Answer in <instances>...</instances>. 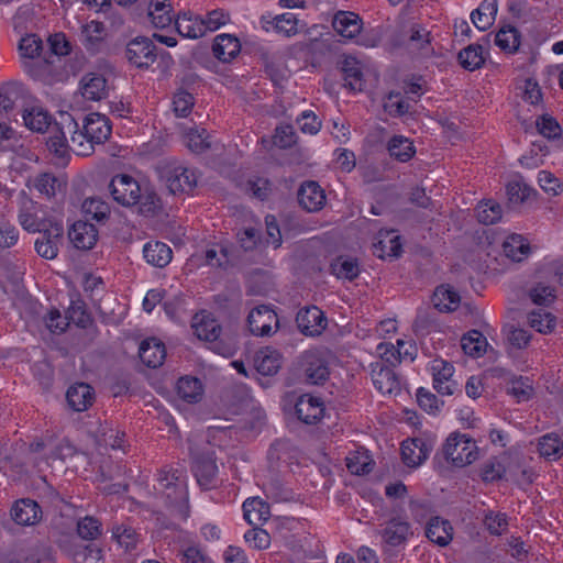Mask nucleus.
Listing matches in <instances>:
<instances>
[{
  "mask_svg": "<svg viewBox=\"0 0 563 563\" xmlns=\"http://www.w3.org/2000/svg\"><path fill=\"white\" fill-rule=\"evenodd\" d=\"M64 125L71 133V150L78 156H87L95 144L103 143L111 134V124L104 114L92 112L86 115L82 130L70 114L64 117Z\"/></svg>",
  "mask_w": 563,
  "mask_h": 563,
  "instance_id": "nucleus-1",
  "label": "nucleus"
},
{
  "mask_svg": "<svg viewBox=\"0 0 563 563\" xmlns=\"http://www.w3.org/2000/svg\"><path fill=\"white\" fill-rule=\"evenodd\" d=\"M108 188L117 203L123 207L137 205L142 214H153L161 207L157 195L147 187H143L134 177L128 174L113 176Z\"/></svg>",
  "mask_w": 563,
  "mask_h": 563,
  "instance_id": "nucleus-2",
  "label": "nucleus"
},
{
  "mask_svg": "<svg viewBox=\"0 0 563 563\" xmlns=\"http://www.w3.org/2000/svg\"><path fill=\"white\" fill-rule=\"evenodd\" d=\"M154 489L172 506H177L187 518L188 493L185 478L177 470L163 468L158 472Z\"/></svg>",
  "mask_w": 563,
  "mask_h": 563,
  "instance_id": "nucleus-3",
  "label": "nucleus"
},
{
  "mask_svg": "<svg viewBox=\"0 0 563 563\" xmlns=\"http://www.w3.org/2000/svg\"><path fill=\"white\" fill-rule=\"evenodd\" d=\"M442 450L445 460L455 467L470 465L478 457L476 442L471 437L459 432L448 437Z\"/></svg>",
  "mask_w": 563,
  "mask_h": 563,
  "instance_id": "nucleus-4",
  "label": "nucleus"
},
{
  "mask_svg": "<svg viewBox=\"0 0 563 563\" xmlns=\"http://www.w3.org/2000/svg\"><path fill=\"white\" fill-rule=\"evenodd\" d=\"M159 175L172 194H188L197 185L196 172L177 162L164 163Z\"/></svg>",
  "mask_w": 563,
  "mask_h": 563,
  "instance_id": "nucleus-5",
  "label": "nucleus"
},
{
  "mask_svg": "<svg viewBox=\"0 0 563 563\" xmlns=\"http://www.w3.org/2000/svg\"><path fill=\"white\" fill-rule=\"evenodd\" d=\"M261 25L265 32L276 33L285 37H291L305 27L297 14L285 12L282 14H265L261 18Z\"/></svg>",
  "mask_w": 563,
  "mask_h": 563,
  "instance_id": "nucleus-6",
  "label": "nucleus"
},
{
  "mask_svg": "<svg viewBox=\"0 0 563 563\" xmlns=\"http://www.w3.org/2000/svg\"><path fill=\"white\" fill-rule=\"evenodd\" d=\"M429 369L432 375L434 389L441 395H452L456 388L452 363L443 358H434L429 363Z\"/></svg>",
  "mask_w": 563,
  "mask_h": 563,
  "instance_id": "nucleus-7",
  "label": "nucleus"
},
{
  "mask_svg": "<svg viewBox=\"0 0 563 563\" xmlns=\"http://www.w3.org/2000/svg\"><path fill=\"white\" fill-rule=\"evenodd\" d=\"M126 58L139 68H147L156 60V47L147 37H135L126 46Z\"/></svg>",
  "mask_w": 563,
  "mask_h": 563,
  "instance_id": "nucleus-8",
  "label": "nucleus"
},
{
  "mask_svg": "<svg viewBox=\"0 0 563 563\" xmlns=\"http://www.w3.org/2000/svg\"><path fill=\"white\" fill-rule=\"evenodd\" d=\"M247 322L254 335H269L278 327L276 312L266 305L254 308L249 313Z\"/></svg>",
  "mask_w": 563,
  "mask_h": 563,
  "instance_id": "nucleus-9",
  "label": "nucleus"
},
{
  "mask_svg": "<svg viewBox=\"0 0 563 563\" xmlns=\"http://www.w3.org/2000/svg\"><path fill=\"white\" fill-rule=\"evenodd\" d=\"M108 36V30L102 22L92 20L81 26L80 41L88 52L98 53L104 49Z\"/></svg>",
  "mask_w": 563,
  "mask_h": 563,
  "instance_id": "nucleus-10",
  "label": "nucleus"
},
{
  "mask_svg": "<svg viewBox=\"0 0 563 563\" xmlns=\"http://www.w3.org/2000/svg\"><path fill=\"white\" fill-rule=\"evenodd\" d=\"M371 375L375 388L382 395H396L400 390V380L395 372L382 362L371 364Z\"/></svg>",
  "mask_w": 563,
  "mask_h": 563,
  "instance_id": "nucleus-11",
  "label": "nucleus"
},
{
  "mask_svg": "<svg viewBox=\"0 0 563 563\" xmlns=\"http://www.w3.org/2000/svg\"><path fill=\"white\" fill-rule=\"evenodd\" d=\"M60 114L59 122L55 123L49 130V136L46 141L48 150L59 158H67L71 150V133L67 132L64 125V117Z\"/></svg>",
  "mask_w": 563,
  "mask_h": 563,
  "instance_id": "nucleus-12",
  "label": "nucleus"
},
{
  "mask_svg": "<svg viewBox=\"0 0 563 563\" xmlns=\"http://www.w3.org/2000/svg\"><path fill=\"white\" fill-rule=\"evenodd\" d=\"M298 418L307 423L318 422L324 415V404L318 396L311 394L301 395L295 405Z\"/></svg>",
  "mask_w": 563,
  "mask_h": 563,
  "instance_id": "nucleus-13",
  "label": "nucleus"
},
{
  "mask_svg": "<svg viewBox=\"0 0 563 563\" xmlns=\"http://www.w3.org/2000/svg\"><path fill=\"white\" fill-rule=\"evenodd\" d=\"M68 319L76 323L78 327L82 328L86 327V324L89 322L88 313L78 306L71 308V311H69V317H63L56 309L51 310L46 317V327L51 332L62 333L69 324Z\"/></svg>",
  "mask_w": 563,
  "mask_h": 563,
  "instance_id": "nucleus-14",
  "label": "nucleus"
},
{
  "mask_svg": "<svg viewBox=\"0 0 563 563\" xmlns=\"http://www.w3.org/2000/svg\"><path fill=\"white\" fill-rule=\"evenodd\" d=\"M296 321L300 331L310 336L321 334L327 327L323 312L316 306L300 310Z\"/></svg>",
  "mask_w": 563,
  "mask_h": 563,
  "instance_id": "nucleus-15",
  "label": "nucleus"
},
{
  "mask_svg": "<svg viewBox=\"0 0 563 563\" xmlns=\"http://www.w3.org/2000/svg\"><path fill=\"white\" fill-rule=\"evenodd\" d=\"M11 517L20 526H34L42 519V509L35 500L24 498L12 506Z\"/></svg>",
  "mask_w": 563,
  "mask_h": 563,
  "instance_id": "nucleus-16",
  "label": "nucleus"
},
{
  "mask_svg": "<svg viewBox=\"0 0 563 563\" xmlns=\"http://www.w3.org/2000/svg\"><path fill=\"white\" fill-rule=\"evenodd\" d=\"M454 529L451 522L442 517H432L426 527L427 538L439 547H446L453 539Z\"/></svg>",
  "mask_w": 563,
  "mask_h": 563,
  "instance_id": "nucleus-17",
  "label": "nucleus"
},
{
  "mask_svg": "<svg viewBox=\"0 0 563 563\" xmlns=\"http://www.w3.org/2000/svg\"><path fill=\"white\" fill-rule=\"evenodd\" d=\"M408 48L421 57H429L434 54L431 33L420 24H413L410 27Z\"/></svg>",
  "mask_w": 563,
  "mask_h": 563,
  "instance_id": "nucleus-18",
  "label": "nucleus"
},
{
  "mask_svg": "<svg viewBox=\"0 0 563 563\" xmlns=\"http://www.w3.org/2000/svg\"><path fill=\"white\" fill-rule=\"evenodd\" d=\"M430 448L422 439H408L401 443V457L409 467H417L429 456Z\"/></svg>",
  "mask_w": 563,
  "mask_h": 563,
  "instance_id": "nucleus-19",
  "label": "nucleus"
},
{
  "mask_svg": "<svg viewBox=\"0 0 563 563\" xmlns=\"http://www.w3.org/2000/svg\"><path fill=\"white\" fill-rule=\"evenodd\" d=\"M213 55L221 62L228 63L234 59L241 52V42L228 33L218 34L212 45Z\"/></svg>",
  "mask_w": 563,
  "mask_h": 563,
  "instance_id": "nucleus-20",
  "label": "nucleus"
},
{
  "mask_svg": "<svg viewBox=\"0 0 563 563\" xmlns=\"http://www.w3.org/2000/svg\"><path fill=\"white\" fill-rule=\"evenodd\" d=\"M68 236L76 249L90 250L97 242L98 231L91 223L77 221L69 229Z\"/></svg>",
  "mask_w": 563,
  "mask_h": 563,
  "instance_id": "nucleus-21",
  "label": "nucleus"
},
{
  "mask_svg": "<svg viewBox=\"0 0 563 563\" xmlns=\"http://www.w3.org/2000/svg\"><path fill=\"white\" fill-rule=\"evenodd\" d=\"M65 184L51 173H43L29 178L26 186L33 191L35 190L40 196L51 199L56 196Z\"/></svg>",
  "mask_w": 563,
  "mask_h": 563,
  "instance_id": "nucleus-22",
  "label": "nucleus"
},
{
  "mask_svg": "<svg viewBox=\"0 0 563 563\" xmlns=\"http://www.w3.org/2000/svg\"><path fill=\"white\" fill-rule=\"evenodd\" d=\"M303 363L307 376L311 383L319 384L328 377L329 371L322 350L307 351L303 355Z\"/></svg>",
  "mask_w": 563,
  "mask_h": 563,
  "instance_id": "nucleus-23",
  "label": "nucleus"
},
{
  "mask_svg": "<svg viewBox=\"0 0 563 563\" xmlns=\"http://www.w3.org/2000/svg\"><path fill=\"white\" fill-rule=\"evenodd\" d=\"M332 25L340 36L353 40L362 30V20L353 12L340 11L334 15Z\"/></svg>",
  "mask_w": 563,
  "mask_h": 563,
  "instance_id": "nucleus-24",
  "label": "nucleus"
},
{
  "mask_svg": "<svg viewBox=\"0 0 563 563\" xmlns=\"http://www.w3.org/2000/svg\"><path fill=\"white\" fill-rule=\"evenodd\" d=\"M298 200L306 210L318 211L325 203V194L318 183L307 181L299 189Z\"/></svg>",
  "mask_w": 563,
  "mask_h": 563,
  "instance_id": "nucleus-25",
  "label": "nucleus"
},
{
  "mask_svg": "<svg viewBox=\"0 0 563 563\" xmlns=\"http://www.w3.org/2000/svg\"><path fill=\"white\" fill-rule=\"evenodd\" d=\"M195 334L203 341L214 342L220 338L221 328L217 320L206 311L196 313L192 319Z\"/></svg>",
  "mask_w": 563,
  "mask_h": 563,
  "instance_id": "nucleus-26",
  "label": "nucleus"
},
{
  "mask_svg": "<svg viewBox=\"0 0 563 563\" xmlns=\"http://www.w3.org/2000/svg\"><path fill=\"white\" fill-rule=\"evenodd\" d=\"M63 236V228L56 225L52 231H43L35 240L34 246L36 253L45 258L53 260L58 254V241Z\"/></svg>",
  "mask_w": 563,
  "mask_h": 563,
  "instance_id": "nucleus-27",
  "label": "nucleus"
},
{
  "mask_svg": "<svg viewBox=\"0 0 563 563\" xmlns=\"http://www.w3.org/2000/svg\"><path fill=\"white\" fill-rule=\"evenodd\" d=\"M139 355L141 361L148 367L156 368L161 366L166 357V349L163 342L155 338H148L142 341Z\"/></svg>",
  "mask_w": 563,
  "mask_h": 563,
  "instance_id": "nucleus-28",
  "label": "nucleus"
},
{
  "mask_svg": "<svg viewBox=\"0 0 563 563\" xmlns=\"http://www.w3.org/2000/svg\"><path fill=\"white\" fill-rule=\"evenodd\" d=\"M503 252L514 262H522L529 257L531 246L528 240L518 233H511L503 242Z\"/></svg>",
  "mask_w": 563,
  "mask_h": 563,
  "instance_id": "nucleus-29",
  "label": "nucleus"
},
{
  "mask_svg": "<svg viewBox=\"0 0 563 563\" xmlns=\"http://www.w3.org/2000/svg\"><path fill=\"white\" fill-rule=\"evenodd\" d=\"M66 398L75 411H84L92 405L95 394L90 385L78 383L68 388Z\"/></svg>",
  "mask_w": 563,
  "mask_h": 563,
  "instance_id": "nucleus-30",
  "label": "nucleus"
},
{
  "mask_svg": "<svg viewBox=\"0 0 563 563\" xmlns=\"http://www.w3.org/2000/svg\"><path fill=\"white\" fill-rule=\"evenodd\" d=\"M282 365V355L272 347H264L256 353L254 366L256 371L265 376L275 375Z\"/></svg>",
  "mask_w": 563,
  "mask_h": 563,
  "instance_id": "nucleus-31",
  "label": "nucleus"
},
{
  "mask_svg": "<svg viewBox=\"0 0 563 563\" xmlns=\"http://www.w3.org/2000/svg\"><path fill=\"white\" fill-rule=\"evenodd\" d=\"M401 253L400 236L395 231H380L374 243V254L380 258L397 257Z\"/></svg>",
  "mask_w": 563,
  "mask_h": 563,
  "instance_id": "nucleus-32",
  "label": "nucleus"
},
{
  "mask_svg": "<svg viewBox=\"0 0 563 563\" xmlns=\"http://www.w3.org/2000/svg\"><path fill=\"white\" fill-rule=\"evenodd\" d=\"M175 26L177 32L187 38H198L207 33L203 19L190 13L178 15L175 20Z\"/></svg>",
  "mask_w": 563,
  "mask_h": 563,
  "instance_id": "nucleus-33",
  "label": "nucleus"
},
{
  "mask_svg": "<svg viewBox=\"0 0 563 563\" xmlns=\"http://www.w3.org/2000/svg\"><path fill=\"white\" fill-rule=\"evenodd\" d=\"M145 261L156 267H165L173 257L172 249L163 242H147L143 247Z\"/></svg>",
  "mask_w": 563,
  "mask_h": 563,
  "instance_id": "nucleus-34",
  "label": "nucleus"
},
{
  "mask_svg": "<svg viewBox=\"0 0 563 563\" xmlns=\"http://www.w3.org/2000/svg\"><path fill=\"white\" fill-rule=\"evenodd\" d=\"M243 514L251 526L266 522L271 515L268 505L260 497L247 498L243 503Z\"/></svg>",
  "mask_w": 563,
  "mask_h": 563,
  "instance_id": "nucleus-35",
  "label": "nucleus"
},
{
  "mask_svg": "<svg viewBox=\"0 0 563 563\" xmlns=\"http://www.w3.org/2000/svg\"><path fill=\"white\" fill-rule=\"evenodd\" d=\"M497 12V0H484L479 7L471 13V20L478 30L485 31L495 22Z\"/></svg>",
  "mask_w": 563,
  "mask_h": 563,
  "instance_id": "nucleus-36",
  "label": "nucleus"
},
{
  "mask_svg": "<svg viewBox=\"0 0 563 563\" xmlns=\"http://www.w3.org/2000/svg\"><path fill=\"white\" fill-rule=\"evenodd\" d=\"M342 73L345 86L353 91H361L364 87L361 63L353 56H345L342 60Z\"/></svg>",
  "mask_w": 563,
  "mask_h": 563,
  "instance_id": "nucleus-37",
  "label": "nucleus"
},
{
  "mask_svg": "<svg viewBox=\"0 0 563 563\" xmlns=\"http://www.w3.org/2000/svg\"><path fill=\"white\" fill-rule=\"evenodd\" d=\"M37 209L38 208L35 202L27 200L19 210V224L30 233L42 232L44 228V221L38 218Z\"/></svg>",
  "mask_w": 563,
  "mask_h": 563,
  "instance_id": "nucleus-38",
  "label": "nucleus"
},
{
  "mask_svg": "<svg viewBox=\"0 0 563 563\" xmlns=\"http://www.w3.org/2000/svg\"><path fill=\"white\" fill-rule=\"evenodd\" d=\"M22 117L25 126L33 132L43 133L53 126L51 115L42 107L27 108Z\"/></svg>",
  "mask_w": 563,
  "mask_h": 563,
  "instance_id": "nucleus-39",
  "label": "nucleus"
},
{
  "mask_svg": "<svg viewBox=\"0 0 563 563\" xmlns=\"http://www.w3.org/2000/svg\"><path fill=\"white\" fill-rule=\"evenodd\" d=\"M148 18L157 29L169 26L174 20L169 0H152L148 5Z\"/></svg>",
  "mask_w": 563,
  "mask_h": 563,
  "instance_id": "nucleus-40",
  "label": "nucleus"
},
{
  "mask_svg": "<svg viewBox=\"0 0 563 563\" xmlns=\"http://www.w3.org/2000/svg\"><path fill=\"white\" fill-rule=\"evenodd\" d=\"M81 93L88 100H101L107 95L106 78L99 74H88L81 80Z\"/></svg>",
  "mask_w": 563,
  "mask_h": 563,
  "instance_id": "nucleus-41",
  "label": "nucleus"
},
{
  "mask_svg": "<svg viewBox=\"0 0 563 563\" xmlns=\"http://www.w3.org/2000/svg\"><path fill=\"white\" fill-rule=\"evenodd\" d=\"M192 472L197 482L203 488H209L218 472V466L211 455L202 459H195Z\"/></svg>",
  "mask_w": 563,
  "mask_h": 563,
  "instance_id": "nucleus-42",
  "label": "nucleus"
},
{
  "mask_svg": "<svg viewBox=\"0 0 563 563\" xmlns=\"http://www.w3.org/2000/svg\"><path fill=\"white\" fill-rule=\"evenodd\" d=\"M177 395L187 402L194 404L202 397L201 382L191 376L180 377L176 384Z\"/></svg>",
  "mask_w": 563,
  "mask_h": 563,
  "instance_id": "nucleus-43",
  "label": "nucleus"
},
{
  "mask_svg": "<svg viewBox=\"0 0 563 563\" xmlns=\"http://www.w3.org/2000/svg\"><path fill=\"white\" fill-rule=\"evenodd\" d=\"M410 533V526L407 521L394 519L384 529L383 539L387 544L398 547L407 540Z\"/></svg>",
  "mask_w": 563,
  "mask_h": 563,
  "instance_id": "nucleus-44",
  "label": "nucleus"
},
{
  "mask_svg": "<svg viewBox=\"0 0 563 563\" xmlns=\"http://www.w3.org/2000/svg\"><path fill=\"white\" fill-rule=\"evenodd\" d=\"M540 455L548 461H556L563 456V440L556 433H548L538 442Z\"/></svg>",
  "mask_w": 563,
  "mask_h": 563,
  "instance_id": "nucleus-45",
  "label": "nucleus"
},
{
  "mask_svg": "<svg viewBox=\"0 0 563 563\" xmlns=\"http://www.w3.org/2000/svg\"><path fill=\"white\" fill-rule=\"evenodd\" d=\"M460 296L446 285L439 286L432 297L433 306L443 312L455 310L460 305Z\"/></svg>",
  "mask_w": 563,
  "mask_h": 563,
  "instance_id": "nucleus-46",
  "label": "nucleus"
},
{
  "mask_svg": "<svg viewBox=\"0 0 563 563\" xmlns=\"http://www.w3.org/2000/svg\"><path fill=\"white\" fill-rule=\"evenodd\" d=\"M461 346L465 354L481 357L488 347L487 339L477 330H471L461 339Z\"/></svg>",
  "mask_w": 563,
  "mask_h": 563,
  "instance_id": "nucleus-47",
  "label": "nucleus"
},
{
  "mask_svg": "<svg viewBox=\"0 0 563 563\" xmlns=\"http://www.w3.org/2000/svg\"><path fill=\"white\" fill-rule=\"evenodd\" d=\"M528 322L529 325L539 333L548 334L554 331L556 317L550 311L539 308L528 314Z\"/></svg>",
  "mask_w": 563,
  "mask_h": 563,
  "instance_id": "nucleus-48",
  "label": "nucleus"
},
{
  "mask_svg": "<svg viewBox=\"0 0 563 563\" xmlns=\"http://www.w3.org/2000/svg\"><path fill=\"white\" fill-rule=\"evenodd\" d=\"M112 539L117 542L119 548L128 553L135 551L140 541V536L136 531L126 525H118L112 528Z\"/></svg>",
  "mask_w": 563,
  "mask_h": 563,
  "instance_id": "nucleus-49",
  "label": "nucleus"
},
{
  "mask_svg": "<svg viewBox=\"0 0 563 563\" xmlns=\"http://www.w3.org/2000/svg\"><path fill=\"white\" fill-rule=\"evenodd\" d=\"M391 157L399 162H408L416 153L412 142L402 135H394L387 145Z\"/></svg>",
  "mask_w": 563,
  "mask_h": 563,
  "instance_id": "nucleus-50",
  "label": "nucleus"
},
{
  "mask_svg": "<svg viewBox=\"0 0 563 563\" xmlns=\"http://www.w3.org/2000/svg\"><path fill=\"white\" fill-rule=\"evenodd\" d=\"M495 44L506 53H515L520 46V33L511 25L499 29L495 34Z\"/></svg>",
  "mask_w": 563,
  "mask_h": 563,
  "instance_id": "nucleus-51",
  "label": "nucleus"
},
{
  "mask_svg": "<svg viewBox=\"0 0 563 563\" xmlns=\"http://www.w3.org/2000/svg\"><path fill=\"white\" fill-rule=\"evenodd\" d=\"M506 194L510 205L519 206L536 194L521 178L510 180L506 186Z\"/></svg>",
  "mask_w": 563,
  "mask_h": 563,
  "instance_id": "nucleus-52",
  "label": "nucleus"
},
{
  "mask_svg": "<svg viewBox=\"0 0 563 563\" xmlns=\"http://www.w3.org/2000/svg\"><path fill=\"white\" fill-rule=\"evenodd\" d=\"M81 209L88 218L98 222L106 220L110 214L109 203L98 197L85 199Z\"/></svg>",
  "mask_w": 563,
  "mask_h": 563,
  "instance_id": "nucleus-53",
  "label": "nucleus"
},
{
  "mask_svg": "<svg viewBox=\"0 0 563 563\" xmlns=\"http://www.w3.org/2000/svg\"><path fill=\"white\" fill-rule=\"evenodd\" d=\"M373 461L367 451H355L346 456V467L355 475H364L372 471Z\"/></svg>",
  "mask_w": 563,
  "mask_h": 563,
  "instance_id": "nucleus-54",
  "label": "nucleus"
},
{
  "mask_svg": "<svg viewBox=\"0 0 563 563\" xmlns=\"http://www.w3.org/2000/svg\"><path fill=\"white\" fill-rule=\"evenodd\" d=\"M461 65L468 70L479 68L485 62L484 48L482 45H470L459 54Z\"/></svg>",
  "mask_w": 563,
  "mask_h": 563,
  "instance_id": "nucleus-55",
  "label": "nucleus"
},
{
  "mask_svg": "<svg viewBox=\"0 0 563 563\" xmlns=\"http://www.w3.org/2000/svg\"><path fill=\"white\" fill-rule=\"evenodd\" d=\"M501 207L494 200L482 201L476 209V216L481 223L494 224L501 219Z\"/></svg>",
  "mask_w": 563,
  "mask_h": 563,
  "instance_id": "nucleus-56",
  "label": "nucleus"
},
{
  "mask_svg": "<svg viewBox=\"0 0 563 563\" xmlns=\"http://www.w3.org/2000/svg\"><path fill=\"white\" fill-rule=\"evenodd\" d=\"M42 49V40L35 34H26L20 40L19 52L25 60H33L40 57Z\"/></svg>",
  "mask_w": 563,
  "mask_h": 563,
  "instance_id": "nucleus-57",
  "label": "nucleus"
},
{
  "mask_svg": "<svg viewBox=\"0 0 563 563\" xmlns=\"http://www.w3.org/2000/svg\"><path fill=\"white\" fill-rule=\"evenodd\" d=\"M331 271L338 278L353 279L358 275V264L350 257H339L331 264Z\"/></svg>",
  "mask_w": 563,
  "mask_h": 563,
  "instance_id": "nucleus-58",
  "label": "nucleus"
},
{
  "mask_svg": "<svg viewBox=\"0 0 563 563\" xmlns=\"http://www.w3.org/2000/svg\"><path fill=\"white\" fill-rule=\"evenodd\" d=\"M188 148L195 153H201L210 146L209 135L205 129L192 128L185 134Z\"/></svg>",
  "mask_w": 563,
  "mask_h": 563,
  "instance_id": "nucleus-59",
  "label": "nucleus"
},
{
  "mask_svg": "<svg viewBox=\"0 0 563 563\" xmlns=\"http://www.w3.org/2000/svg\"><path fill=\"white\" fill-rule=\"evenodd\" d=\"M483 522L487 531L494 536H501L508 529V518L503 512L488 511Z\"/></svg>",
  "mask_w": 563,
  "mask_h": 563,
  "instance_id": "nucleus-60",
  "label": "nucleus"
},
{
  "mask_svg": "<svg viewBox=\"0 0 563 563\" xmlns=\"http://www.w3.org/2000/svg\"><path fill=\"white\" fill-rule=\"evenodd\" d=\"M538 184L550 196H559L563 191V184L548 170H540L538 173Z\"/></svg>",
  "mask_w": 563,
  "mask_h": 563,
  "instance_id": "nucleus-61",
  "label": "nucleus"
},
{
  "mask_svg": "<svg viewBox=\"0 0 563 563\" xmlns=\"http://www.w3.org/2000/svg\"><path fill=\"white\" fill-rule=\"evenodd\" d=\"M536 124L539 133L547 139H556L562 133L561 125L549 114L541 115Z\"/></svg>",
  "mask_w": 563,
  "mask_h": 563,
  "instance_id": "nucleus-62",
  "label": "nucleus"
},
{
  "mask_svg": "<svg viewBox=\"0 0 563 563\" xmlns=\"http://www.w3.org/2000/svg\"><path fill=\"white\" fill-rule=\"evenodd\" d=\"M529 297L534 305L549 306L555 299L554 288L538 284L529 291Z\"/></svg>",
  "mask_w": 563,
  "mask_h": 563,
  "instance_id": "nucleus-63",
  "label": "nucleus"
},
{
  "mask_svg": "<svg viewBox=\"0 0 563 563\" xmlns=\"http://www.w3.org/2000/svg\"><path fill=\"white\" fill-rule=\"evenodd\" d=\"M78 534L86 540H93L101 533V525L93 517H85L77 523Z\"/></svg>",
  "mask_w": 563,
  "mask_h": 563,
  "instance_id": "nucleus-64",
  "label": "nucleus"
}]
</instances>
